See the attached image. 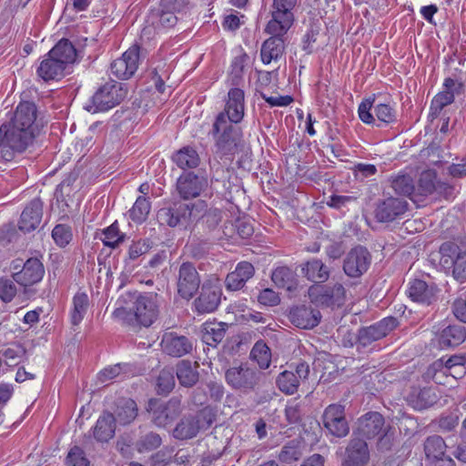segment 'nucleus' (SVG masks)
Wrapping results in <instances>:
<instances>
[{
	"instance_id": "9d476101",
	"label": "nucleus",
	"mask_w": 466,
	"mask_h": 466,
	"mask_svg": "<svg viewBox=\"0 0 466 466\" xmlns=\"http://www.w3.org/2000/svg\"><path fill=\"white\" fill-rule=\"evenodd\" d=\"M375 102V96L372 97H368L364 99L358 108V114L360 119L365 124H374L375 117L373 114L370 112L373 107L374 114L377 116L378 120L389 125L397 121V112L396 109L390 105L389 103H379L373 106Z\"/></svg>"
},
{
	"instance_id": "58836bf2",
	"label": "nucleus",
	"mask_w": 466,
	"mask_h": 466,
	"mask_svg": "<svg viewBox=\"0 0 466 466\" xmlns=\"http://www.w3.org/2000/svg\"><path fill=\"white\" fill-rule=\"evenodd\" d=\"M437 401V396L433 389L423 388L413 390L408 396L409 404L415 410H422L431 407Z\"/></svg>"
},
{
	"instance_id": "f257e3e1",
	"label": "nucleus",
	"mask_w": 466,
	"mask_h": 466,
	"mask_svg": "<svg viewBox=\"0 0 466 466\" xmlns=\"http://www.w3.org/2000/svg\"><path fill=\"white\" fill-rule=\"evenodd\" d=\"M159 295L155 292H127L122 296L113 316L131 326H151L159 315Z\"/></svg>"
},
{
	"instance_id": "6e6552de",
	"label": "nucleus",
	"mask_w": 466,
	"mask_h": 466,
	"mask_svg": "<svg viewBox=\"0 0 466 466\" xmlns=\"http://www.w3.org/2000/svg\"><path fill=\"white\" fill-rule=\"evenodd\" d=\"M148 411L151 414L152 422L157 427L165 428L181 414V398L174 396L167 401L150 400L148 402Z\"/></svg>"
},
{
	"instance_id": "4c0bfd02",
	"label": "nucleus",
	"mask_w": 466,
	"mask_h": 466,
	"mask_svg": "<svg viewBox=\"0 0 466 466\" xmlns=\"http://www.w3.org/2000/svg\"><path fill=\"white\" fill-rule=\"evenodd\" d=\"M409 297L416 302L430 305L435 300V294L432 288L421 279H414L410 282L408 289Z\"/></svg>"
},
{
	"instance_id": "1a4fd4ad",
	"label": "nucleus",
	"mask_w": 466,
	"mask_h": 466,
	"mask_svg": "<svg viewBox=\"0 0 466 466\" xmlns=\"http://www.w3.org/2000/svg\"><path fill=\"white\" fill-rule=\"evenodd\" d=\"M399 324L395 317H387L367 327L359 329L357 333V350H365L373 342L385 338Z\"/></svg>"
},
{
	"instance_id": "0e129e2a",
	"label": "nucleus",
	"mask_w": 466,
	"mask_h": 466,
	"mask_svg": "<svg viewBox=\"0 0 466 466\" xmlns=\"http://www.w3.org/2000/svg\"><path fill=\"white\" fill-rule=\"evenodd\" d=\"M437 181L431 172H424L420 175L418 189L420 195L428 196L435 192Z\"/></svg>"
},
{
	"instance_id": "49530a36",
	"label": "nucleus",
	"mask_w": 466,
	"mask_h": 466,
	"mask_svg": "<svg viewBox=\"0 0 466 466\" xmlns=\"http://www.w3.org/2000/svg\"><path fill=\"white\" fill-rule=\"evenodd\" d=\"M88 307L89 299L86 293L77 292L73 298V309L71 311L72 325H79L86 314Z\"/></svg>"
},
{
	"instance_id": "a19ab883",
	"label": "nucleus",
	"mask_w": 466,
	"mask_h": 466,
	"mask_svg": "<svg viewBox=\"0 0 466 466\" xmlns=\"http://www.w3.org/2000/svg\"><path fill=\"white\" fill-rule=\"evenodd\" d=\"M228 325L224 322H211L204 325L202 340L208 346L216 347L226 335Z\"/></svg>"
},
{
	"instance_id": "c85d7f7f",
	"label": "nucleus",
	"mask_w": 466,
	"mask_h": 466,
	"mask_svg": "<svg viewBox=\"0 0 466 466\" xmlns=\"http://www.w3.org/2000/svg\"><path fill=\"white\" fill-rule=\"evenodd\" d=\"M37 117V107L35 103L23 101L18 104L10 122L38 133L35 124Z\"/></svg>"
},
{
	"instance_id": "69168bd1",
	"label": "nucleus",
	"mask_w": 466,
	"mask_h": 466,
	"mask_svg": "<svg viewBox=\"0 0 466 466\" xmlns=\"http://www.w3.org/2000/svg\"><path fill=\"white\" fill-rule=\"evenodd\" d=\"M66 462L68 466H89V461L86 457L84 451L78 446L71 448L66 456Z\"/></svg>"
},
{
	"instance_id": "bb28decb",
	"label": "nucleus",
	"mask_w": 466,
	"mask_h": 466,
	"mask_svg": "<svg viewBox=\"0 0 466 466\" xmlns=\"http://www.w3.org/2000/svg\"><path fill=\"white\" fill-rule=\"evenodd\" d=\"M289 319L299 329H310L319 325L321 314L310 306H298L290 309Z\"/></svg>"
},
{
	"instance_id": "aec40b11",
	"label": "nucleus",
	"mask_w": 466,
	"mask_h": 466,
	"mask_svg": "<svg viewBox=\"0 0 466 466\" xmlns=\"http://www.w3.org/2000/svg\"><path fill=\"white\" fill-rule=\"evenodd\" d=\"M310 370L308 363L302 361L297 364L295 372L284 370L277 378V386L279 390L287 394L292 395L298 391L299 383L305 381Z\"/></svg>"
},
{
	"instance_id": "09e8293b",
	"label": "nucleus",
	"mask_w": 466,
	"mask_h": 466,
	"mask_svg": "<svg viewBox=\"0 0 466 466\" xmlns=\"http://www.w3.org/2000/svg\"><path fill=\"white\" fill-rule=\"evenodd\" d=\"M162 444V438L154 431L141 435L135 443V448L139 453L149 452L159 448Z\"/></svg>"
},
{
	"instance_id": "20e7f679",
	"label": "nucleus",
	"mask_w": 466,
	"mask_h": 466,
	"mask_svg": "<svg viewBox=\"0 0 466 466\" xmlns=\"http://www.w3.org/2000/svg\"><path fill=\"white\" fill-rule=\"evenodd\" d=\"M208 208L206 201L198 200L194 203L174 202L169 207L161 208L157 218L161 225L171 228L177 226L187 228L198 219L201 213Z\"/></svg>"
},
{
	"instance_id": "79ce46f5",
	"label": "nucleus",
	"mask_w": 466,
	"mask_h": 466,
	"mask_svg": "<svg viewBox=\"0 0 466 466\" xmlns=\"http://www.w3.org/2000/svg\"><path fill=\"white\" fill-rule=\"evenodd\" d=\"M172 160L181 169L195 168L200 162L197 150L191 147H184L177 150Z\"/></svg>"
},
{
	"instance_id": "c9c22d12",
	"label": "nucleus",
	"mask_w": 466,
	"mask_h": 466,
	"mask_svg": "<svg viewBox=\"0 0 466 466\" xmlns=\"http://www.w3.org/2000/svg\"><path fill=\"white\" fill-rule=\"evenodd\" d=\"M46 56L63 62V66L66 68L76 61V50L68 39L63 38L46 54Z\"/></svg>"
},
{
	"instance_id": "a878e982",
	"label": "nucleus",
	"mask_w": 466,
	"mask_h": 466,
	"mask_svg": "<svg viewBox=\"0 0 466 466\" xmlns=\"http://www.w3.org/2000/svg\"><path fill=\"white\" fill-rule=\"evenodd\" d=\"M345 466H365L370 460L367 442L360 437L353 435L346 448Z\"/></svg>"
},
{
	"instance_id": "f3484780",
	"label": "nucleus",
	"mask_w": 466,
	"mask_h": 466,
	"mask_svg": "<svg viewBox=\"0 0 466 466\" xmlns=\"http://www.w3.org/2000/svg\"><path fill=\"white\" fill-rule=\"evenodd\" d=\"M221 296L218 284L206 281L200 288L199 295L193 301L192 309L198 314L214 312L220 304Z\"/></svg>"
},
{
	"instance_id": "052dcab7",
	"label": "nucleus",
	"mask_w": 466,
	"mask_h": 466,
	"mask_svg": "<svg viewBox=\"0 0 466 466\" xmlns=\"http://www.w3.org/2000/svg\"><path fill=\"white\" fill-rule=\"evenodd\" d=\"M248 60L249 56L246 53H243L242 55L238 56L233 59L230 71L232 85H238V83L242 80L244 68Z\"/></svg>"
},
{
	"instance_id": "412c9836",
	"label": "nucleus",
	"mask_w": 466,
	"mask_h": 466,
	"mask_svg": "<svg viewBox=\"0 0 466 466\" xmlns=\"http://www.w3.org/2000/svg\"><path fill=\"white\" fill-rule=\"evenodd\" d=\"M186 0H160L159 8L153 10L150 19L153 25L164 28L173 27L177 22V12L185 5Z\"/></svg>"
},
{
	"instance_id": "338daca9",
	"label": "nucleus",
	"mask_w": 466,
	"mask_h": 466,
	"mask_svg": "<svg viewBox=\"0 0 466 466\" xmlns=\"http://www.w3.org/2000/svg\"><path fill=\"white\" fill-rule=\"evenodd\" d=\"M16 291V287L12 279H0V299L4 302H10L15 298Z\"/></svg>"
},
{
	"instance_id": "ddd939ff",
	"label": "nucleus",
	"mask_w": 466,
	"mask_h": 466,
	"mask_svg": "<svg viewBox=\"0 0 466 466\" xmlns=\"http://www.w3.org/2000/svg\"><path fill=\"white\" fill-rule=\"evenodd\" d=\"M177 292L180 298L190 300L200 288V276L196 267L190 262H183L178 268Z\"/></svg>"
},
{
	"instance_id": "6e6d98bb",
	"label": "nucleus",
	"mask_w": 466,
	"mask_h": 466,
	"mask_svg": "<svg viewBox=\"0 0 466 466\" xmlns=\"http://www.w3.org/2000/svg\"><path fill=\"white\" fill-rule=\"evenodd\" d=\"M391 187L397 194L406 197L410 196L415 189L413 179L409 175H398L392 177Z\"/></svg>"
},
{
	"instance_id": "e433bc0d",
	"label": "nucleus",
	"mask_w": 466,
	"mask_h": 466,
	"mask_svg": "<svg viewBox=\"0 0 466 466\" xmlns=\"http://www.w3.org/2000/svg\"><path fill=\"white\" fill-rule=\"evenodd\" d=\"M466 339V328L461 325H449L444 328L439 338V344L442 348L456 347Z\"/></svg>"
},
{
	"instance_id": "a211bd4d",
	"label": "nucleus",
	"mask_w": 466,
	"mask_h": 466,
	"mask_svg": "<svg viewBox=\"0 0 466 466\" xmlns=\"http://www.w3.org/2000/svg\"><path fill=\"white\" fill-rule=\"evenodd\" d=\"M296 5L297 0H273L268 28L273 32H276V27L289 30L295 20L292 10Z\"/></svg>"
},
{
	"instance_id": "2eb2a0df",
	"label": "nucleus",
	"mask_w": 466,
	"mask_h": 466,
	"mask_svg": "<svg viewBox=\"0 0 466 466\" xmlns=\"http://www.w3.org/2000/svg\"><path fill=\"white\" fill-rule=\"evenodd\" d=\"M208 187V176L205 173L197 174L194 171L184 172L176 183L177 194L185 200L198 198Z\"/></svg>"
},
{
	"instance_id": "423d86ee",
	"label": "nucleus",
	"mask_w": 466,
	"mask_h": 466,
	"mask_svg": "<svg viewBox=\"0 0 466 466\" xmlns=\"http://www.w3.org/2000/svg\"><path fill=\"white\" fill-rule=\"evenodd\" d=\"M216 419L213 410L207 406L195 414L184 415L173 430V437L179 441L195 438L200 431L208 430Z\"/></svg>"
},
{
	"instance_id": "4d7b16f0",
	"label": "nucleus",
	"mask_w": 466,
	"mask_h": 466,
	"mask_svg": "<svg viewBox=\"0 0 466 466\" xmlns=\"http://www.w3.org/2000/svg\"><path fill=\"white\" fill-rule=\"evenodd\" d=\"M78 177V174L76 172L68 173L66 177L61 181L59 185H57L55 197L58 201H65L66 197H69L74 190V184Z\"/></svg>"
},
{
	"instance_id": "bf43d9fd",
	"label": "nucleus",
	"mask_w": 466,
	"mask_h": 466,
	"mask_svg": "<svg viewBox=\"0 0 466 466\" xmlns=\"http://www.w3.org/2000/svg\"><path fill=\"white\" fill-rule=\"evenodd\" d=\"M128 364L117 363L103 369L97 374V381L100 383H108L113 379L119 377L121 374L127 372Z\"/></svg>"
},
{
	"instance_id": "37998d69",
	"label": "nucleus",
	"mask_w": 466,
	"mask_h": 466,
	"mask_svg": "<svg viewBox=\"0 0 466 466\" xmlns=\"http://www.w3.org/2000/svg\"><path fill=\"white\" fill-rule=\"evenodd\" d=\"M447 445L439 435L428 437L424 441V452L428 461L440 457H446Z\"/></svg>"
},
{
	"instance_id": "ea45409f",
	"label": "nucleus",
	"mask_w": 466,
	"mask_h": 466,
	"mask_svg": "<svg viewBox=\"0 0 466 466\" xmlns=\"http://www.w3.org/2000/svg\"><path fill=\"white\" fill-rule=\"evenodd\" d=\"M137 416V406L132 399H119L115 410V422L122 425L129 424Z\"/></svg>"
},
{
	"instance_id": "7ed1b4c3",
	"label": "nucleus",
	"mask_w": 466,
	"mask_h": 466,
	"mask_svg": "<svg viewBox=\"0 0 466 466\" xmlns=\"http://www.w3.org/2000/svg\"><path fill=\"white\" fill-rule=\"evenodd\" d=\"M37 133L10 121L0 126V162L11 161L33 145Z\"/></svg>"
},
{
	"instance_id": "6ab92c4d",
	"label": "nucleus",
	"mask_w": 466,
	"mask_h": 466,
	"mask_svg": "<svg viewBox=\"0 0 466 466\" xmlns=\"http://www.w3.org/2000/svg\"><path fill=\"white\" fill-rule=\"evenodd\" d=\"M139 64V46L129 47L121 57L115 59L110 65V73L118 79H128L137 70Z\"/></svg>"
},
{
	"instance_id": "5701e85b",
	"label": "nucleus",
	"mask_w": 466,
	"mask_h": 466,
	"mask_svg": "<svg viewBox=\"0 0 466 466\" xmlns=\"http://www.w3.org/2000/svg\"><path fill=\"white\" fill-rule=\"evenodd\" d=\"M160 345L164 353L174 358L183 357L190 353L193 349L190 339L175 331L165 332Z\"/></svg>"
},
{
	"instance_id": "e2e57ef3",
	"label": "nucleus",
	"mask_w": 466,
	"mask_h": 466,
	"mask_svg": "<svg viewBox=\"0 0 466 466\" xmlns=\"http://www.w3.org/2000/svg\"><path fill=\"white\" fill-rule=\"evenodd\" d=\"M202 218L201 224L212 231L214 230L221 221L222 214L218 208L205 209L200 217Z\"/></svg>"
},
{
	"instance_id": "4468645a",
	"label": "nucleus",
	"mask_w": 466,
	"mask_h": 466,
	"mask_svg": "<svg viewBox=\"0 0 466 466\" xmlns=\"http://www.w3.org/2000/svg\"><path fill=\"white\" fill-rule=\"evenodd\" d=\"M371 264V254L367 248H352L343 259V271L350 279H359L364 275Z\"/></svg>"
},
{
	"instance_id": "b1692460",
	"label": "nucleus",
	"mask_w": 466,
	"mask_h": 466,
	"mask_svg": "<svg viewBox=\"0 0 466 466\" xmlns=\"http://www.w3.org/2000/svg\"><path fill=\"white\" fill-rule=\"evenodd\" d=\"M218 115L233 122H241L245 115V93L239 87H231L228 92L224 110Z\"/></svg>"
},
{
	"instance_id": "13d9d810",
	"label": "nucleus",
	"mask_w": 466,
	"mask_h": 466,
	"mask_svg": "<svg viewBox=\"0 0 466 466\" xmlns=\"http://www.w3.org/2000/svg\"><path fill=\"white\" fill-rule=\"evenodd\" d=\"M454 91H441L432 99L431 104V116H437L446 106L453 103Z\"/></svg>"
},
{
	"instance_id": "f704fd0d",
	"label": "nucleus",
	"mask_w": 466,
	"mask_h": 466,
	"mask_svg": "<svg viewBox=\"0 0 466 466\" xmlns=\"http://www.w3.org/2000/svg\"><path fill=\"white\" fill-rule=\"evenodd\" d=\"M115 431V418L110 412H104L93 428L94 438L99 442H107L114 437Z\"/></svg>"
},
{
	"instance_id": "9b49d317",
	"label": "nucleus",
	"mask_w": 466,
	"mask_h": 466,
	"mask_svg": "<svg viewBox=\"0 0 466 466\" xmlns=\"http://www.w3.org/2000/svg\"><path fill=\"white\" fill-rule=\"evenodd\" d=\"M324 429L336 438H344L350 433V425L345 414V406L332 403L325 408L321 416Z\"/></svg>"
},
{
	"instance_id": "8fccbe9b",
	"label": "nucleus",
	"mask_w": 466,
	"mask_h": 466,
	"mask_svg": "<svg viewBox=\"0 0 466 466\" xmlns=\"http://www.w3.org/2000/svg\"><path fill=\"white\" fill-rule=\"evenodd\" d=\"M452 258V276L454 279L461 282H466V249H459L457 246H453Z\"/></svg>"
},
{
	"instance_id": "603ef678",
	"label": "nucleus",
	"mask_w": 466,
	"mask_h": 466,
	"mask_svg": "<svg viewBox=\"0 0 466 466\" xmlns=\"http://www.w3.org/2000/svg\"><path fill=\"white\" fill-rule=\"evenodd\" d=\"M250 357L258 363L260 369H268L270 365L271 351L262 340L255 343L251 350Z\"/></svg>"
},
{
	"instance_id": "f03ea898",
	"label": "nucleus",
	"mask_w": 466,
	"mask_h": 466,
	"mask_svg": "<svg viewBox=\"0 0 466 466\" xmlns=\"http://www.w3.org/2000/svg\"><path fill=\"white\" fill-rule=\"evenodd\" d=\"M239 123L217 115L209 134L214 139L217 153L221 157H233L241 149L243 131Z\"/></svg>"
},
{
	"instance_id": "4be33fe9",
	"label": "nucleus",
	"mask_w": 466,
	"mask_h": 466,
	"mask_svg": "<svg viewBox=\"0 0 466 466\" xmlns=\"http://www.w3.org/2000/svg\"><path fill=\"white\" fill-rule=\"evenodd\" d=\"M408 209V202L401 198L390 197L378 202L375 218L379 222H392Z\"/></svg>"
},
{
	"instance_id": "dca6fc26",
	"label": "nucleus",
	"mask_w": 466,
	"mask_h": 466,
	"mask_svg": "<svg viewBox=\"0 0 466 466\" xmlns=\"http://www.w3.org/2000/svg\"><path fill=\"white\" fill-rule=\"evenodd\" d=\"M276 32H273L268 28V23L265 27V32L270 36L267 38L261 45L260 57L261 61L265 65H268L271 62H278L285 53V38L284 35L289 30H282L276 27Z\"/></svg>"
},
{
	"instance_id": "3c124183",
	"label": "nucleus",
	"mask_w": 466,
	"mask_h": 466,
	"mask_svg": "<svg viewBox=\"0 0 466 466\" xmlns=\"http://www.w3.org/2000/svg\"><path fill=\"white\" fill-rule=\"evenodd\" d=\"M302 455L299 442L292 440L286 443L279 453V460L282 463L292 464L298 461Z\"/></svg>"
},
{
	"instance_id": "5fc2aeb1",
	"label": "nucleus",
	"mask_w": 466,
	"mask_h": 466,
	"mask_svg": "<svg viewBox=\"0 0 466 466\" xmlns=\"http://www.w3.org/2000/svg\"><path fill=\"white\" fill-rule=\"evenodd\" d=\"M104 238L102 242L105 246L116 248L126 238V234L120 232L117 221H115L109 227L103 230Z\"/></svg>"
},
{
	"instance_id": "f8f14e48",
	"label": "nucleus",
	"mask_w": 466,
	"mask_h": 466,
	"mask_svg": "<svg viewBox=\"0 0 466 466\" xmlns=\"http://www.w3.org/2000/svg\"><path fill=\"white\" fill-rule=\"evenodd\" d=\"M311 302L323 307H341L345 303L346 289L340 283L333 286H311L309 289Z\"/></svg>"
},
{
	"instance_id": "2f4dec72",
	"label": "nucleus",
	"mask_w": 466,
	"mask_h": 466,
	"mask_svg": "<svg viewBox=\"0 0 466 466\" xmlns=\"http://www.w3.org/2000/svg\"><path fill=\"white\" fill-rule=\"evenodd\" d=\"M304 277L314 283H324L330 276L329 267L319 258H311L306 261L301 268Z\"/></svg>"
},
{
	"instance_id": "774afa93",
	"label": "nucleus",
	"mask_w": 466,
	"mask_h": 466,
	"mask_svg": "<svg viewBox=\"0 0 466 466\" xmlns=\"http://www.w3.org/2000/svg\"><path fill=\"white\" fill-rule=\"evenodd\" d=\"M258 301L264 306L273 307L277 306L280 302V298L277 292L271 289H262L258 296Z\"/></svg>"
},
{
	"instance_id": "cd10ccee",
	"label": "nucleus",
	"mask_w": 466,
	"mask_h": 466,
	"mask_svg": "<svg viewBox=\"0 0 466 466\" xmlns=\"http://www.w3.org/2000/svg\"><path fill=\"white\" fill-rule=\"evenodd\" d=\"M44 274L42 262L36 258H30L24 264L22 270L14 274V279L21 286L28 287L39 282Z\"/></svg>"
},
{
	"instance_id": "c03bdc74",
	"label": "nucleus",
	"mask_w": 466,
	"mask_h": 466,
	"mask_svg": "<svg viewBox=\"0 0 466 466\" xmlns=\"http://www.w3.org/2000/svg\"><path fill=\"white\" fill-rule=\"evenodd\" d=\"M295 277L294 271L287 266L276 268L271 274V279L274 284L279 288L288 290H291L295 287Z\"/></svg>"
},
{
	"instance_id": "de8ad7c7",
	"label": "nucleus",
	"mask_w": 466,
	"mask_h": 466,
	"mask_svg": "<svg viewBox=\"0 0 466 466\" xmlns=\"http://www.w3.org/2000/svg\"><path fill=\"white\" fill-rule=\"evenodd\" d=\"M150 209L151 203L149 199L145 196H139L129 209L128 215L135 223L141 224L147 219Z\"/></svg>"
},
{
	"instance_id": "393cba45",
	"label": "nucleus",
	"mask_w": 466,
	"mask_h": 466,
	"mask_svg": "<svg viewBox=\"0 0 466 466\" xmlns=\"http://www.w3.org/2000/svg\"><path fill=\"white\" fill-rule=\"evenodd\" d=\"M385 430V420L377 411H370L358 420L357 431L353 435H359L366 439H373Z\"/></svg>"
},
{
	"instance_id": "c756f323",
	"label": "nucleus",
	"mask_w": 466,
	"mask_h": 466,
	"mask_svg": "<svg viewBox=\"0 0 466 466\" xmlns=\"http://www.w3.org/2000/svg\"><path fill=\"white\" fill-rule=\"evenodd\" d=\"M43 216V202L39 198H35L23 210L20 220L19 229L24 232L35 230L40 224Z\"/></svg>"
},
{
	"instance_id": "7c9ffc66",
	"label": "nucleus",
	"mask_w": 466,
	"mask_h": 466,
	"mask_svg": "<svg viewBox=\"0 0 466 466\" xmlns=\"http://www.w3.org/2000/svg\"><path fill=\"white\" fill-rule=\"evenodd\" d=\"M254 274L255 268L253 265L248 261H241L237 265L234 271L227 275L225 286L228 290H239Z\"/></svg>"
},
{
	"instance_id": "72a5a7b5",
	"label": "nucleus",
	"mask_w": 466,
	"mask_h": 466,
	"mask_svg": "<svg viewBox=\"0 0 466 466\" xmlns=\"http://www.w3.org/2000/svg\"><path fill=\"white\" fill-rule=\"evenodd\" d=\"M198 364L190 360H183L176 365V375L181 386L186 388L194 387L199 380Z\"/></svg>"
},
{
	"instance_id": "a18cd8bd",
	"label": "nucleus",
	"mask_w": 466,
	"mask_h": 466,
	"mask_svg": "<svg viewBox=\"0 0 466 466\" xmlns=\"http://www.w3.org/2000/svg\"><path fill=\"white\" fill-rule=\"evenodd\" d=\"M424 377L426 380H433L436 384H451L449 371L443 365V358L432 362L425 371Z\"/></svg>"
},
{
	"instance_id": "680f3d73",
	"label": "nucleus",
	"mask_w": 466,
	"mask_h": 466,
	"mask_svg": "<svg viewBox=\"0 0 466 466\" xmlns=\"http://www.w3.org/2000/svg\"><path fill=\"white\" fill-rule=\"evenodd\" d=\"M52 238L59 247H66L72 240V229L70 226L58 224L52 230Z\"/></svg>"
},
{
	"instance_id": "473e14b6",
	"label": "nucleus",
	"mask_w": 466,
	"mask_h": 466,
	"mask_svg": "<svg viewBox=\"0 0 466 466\" xmlns=\"http://www.w3.org/2000/svg\"><path fill=\"white\" fill-rule=\"evenodd\" d=\"M66 67L63 62L46 56L37 67L36 73L44 81L59 80L66 75Z\"/></svg>"
},
{
	"instance_id": "0eeeda50",
	"label": "nucleus",
	"mask_w": 466,
	"mask_h": 466,
	"mask_svg": "<svg viewBox=\"0 0 466 466\" xmlns=\"http://www.w3.org/2000/svg\"><path fill=\"white\" fill-rule=\"evenodd\" d=\"M123 84L110 81L102 86L92 96V106L86 108L88 111H106L120 104L127 96Z\"/></svg>"
},
{
	"instance_id": "39448f33",
	"label": "nucleus",
	"mask_w": 466,
	"mask_h": 466,
	"mask_svg": "<svg viewBox=\"0 0 466 466\" xmlns=\"http://www.w3.org/2000/svg\"><path fill=\"white\" fill-rule=\"evenodd\" d=\"M263 380L264 374L256 367H251L248 363L232 366L225 372V380L228 385L244 394L258 390Z\"/></svg>"
},
{
	"instance_id": "864d4df0",
	"label": "nucleus",
	"mask_w": 466,
	"mask_h": 466,
	"mask_svg": "<svg viewBox=\"0 0 466 466\" xmlns=\"http://www.w3.org/2000/svg\"><path fill=\"white\" fill-rule=\"evenodd\" d=\"M176 384L174 373L171 370L163 369L156 380V391L159 395H167Z\"/></svg>"
}]
</instances>
